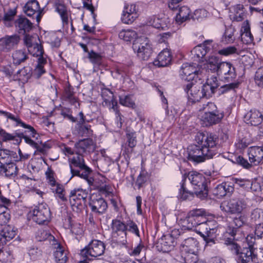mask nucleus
<instances>
[{"label":"nucleus","instance_id":"f257e3e1","mask_svg":"<svg viewBox=\"0 0 263 263\" xmlns=\"http://www.w3.org/2000/svg\"><path fill=\"white\" fill-rule=\"evenodd\" d=\"M206 212L203 209H194L190 212L184 221V227L193 230L199 234L206 243L212 246L215 243L218 224L215 220H206Z\"/></svg>","mask_w":263,"mask_h":263},{"label":"nucleus","instance_id":"f03ea898","mask_svg":"<svg viewBox=\"0 0 263 263\" xmlns=\"http://www.w3.org/2000/svg\"><path fill=\"white\" fill-rule=\"evenodd\" d=\"M196 140L200 145H190L187 148L188 160L198 163L212 158L217 153V138L211 133H199Z\"/></svg>","mask_w":263,"mask_h":263},{"label":"nucleus","instance_id":"7ed1b4c3","mask_svg":"<svg viewBox=\"0 0 263 263\" xmlns=\"http://www.w3.org/2000/svg\"><path fill=\"white\" fill-rule=\"evenodd\" d=\"M184 178H188L192 185L194 188V193L187 190L185 187L184 183H182L179 189V193L178 197L182 200H190L194 197L195 193L199 198L203 199L208 196V191L207 189L206 178L201 174L195 171H191L187 174H185Z\"/></svg>","mask_w":263,"mask_h":263},{"label":"nucleus","instance_id":"20e7f679","mask_svg":"<svg viewBox=\"0 0 263 263\" xmlns=\"http://www.w3.org/2000/svg\"><path fill=\"white\" fill-rule=\"evenodd\" d=\"M84 155L75 153L72 158H69L70 168L71 174V178L74 176H79L85 179L90 186L93 189H99L97 181L93 178L89 177L91 170L85 164Z\"/></svg>","mask_w":263,"mask_h":263},{"label":"nucleus","instance_id":"39448f33","mask_svg":"<svg viewBox=\"0 0 263 263\" xmlns=\"http://www.w3.org/2000/svg\"><path fill=\"white\" fill-rule=\"evenodd\" d=\"M112 234L114 238L122 245L127 243V232H131L140 237V232L137 224L132 220L126 222L120 219H113L111 223Z\"/></svg>","mask_w":263,"mask_h":263},{"label":"nucleus","instance_id":"423d86ee","mask_svg":"<svg viewBox=\"0 0 263 263\" xmlns=\"http://www.w3.org/2000/svg\"><path fill=\"white\" fill-rule=\"evenodd\" d=\"M196 64H189L187 63L182 64L180 74L182 78L185 80L190 82L186 84L185 90L188 95V99H191V97H195L192 94V91L195 83H197L199 78L201 77L200 71L201 70L200 67L197 70Z\"/></svg>","mask_w":263,"mask_h":263},{"label":"nucleus","instance_id":"0eeeda50","mask_svg":"<svg viewBox=\"0 0 263 263\" xmlns=\"http://www.w3.org/2000/svg\"><path fill=\"white\" fill-rule=\"evenodd\" d=\"M104 243L99 240H92L87 246L81 250L80 255L83 258L91 260L90 257L96 258L104 253Z\"/></svg>","mask_w":263,"mask_h":263},{"label":"nucleus","instance_id":"6e6552de","mask_svg":"<svg viewBox=\"0 0 263 263\" xmlns=\"http://www.w3.org/2000/svg\"><path fill=\"white\" fill-rule=\"evenodd\" d=\"M247 203L245 199L232 198L222 202L220 209L229 214H240L247 208Z\"/></svg>","mask_w":263,"mask_h":263},{"label":"nucleus","instance_id":"1a4fd4ad","mask_svg":"<svg viewBox=\"0 0 263 263\" xmlns=\"http://www.w3.org/2000/svg\"><path fill=\"white\" fill-rule=\"evenodd\" d=\"M133 48L139 58L143 61L147 60L152 53V47L146 38L137 39L134 42Z\"/></svg>","mask_w":263,"mask_h":263},{"label":"nucleus","instance_id":"9d476101","mask_svg":"<svg viewBox=\"0 0 263 263\" xmlns=\"http://www.w3.org/2000/svg\"><path fill=\"white\" fill-rule=\"evenodd\" d=\"M29 216L36 223L42 224L49 221L51 213L49 208L47 205L41 204L30 211Z\"/></svg>","mask_w":263,"mask_h":263},{"label":"nucleus","instance_id":"9b49d317","mask_svg":"<svg viewBox=\"0 0 263 263\" xmlns=\"http://www.w3.org/2000/svg\"><path fill=\"white\" fill-rule=\"evenodd\" d=\"M219 79L226 82L232 81L236 77L235 68L230 62H222L217 73Z\"/></svg>","mask_w":263,"mask_h":263},{"label":"nucleus","instance_id":"f8f14e48","mask_svg":"<svg viewBox=\"0 0 263 263\" xmlns=\"http://www.w3.org/2000/svg\"><path fill=\"white\" fill-rule=\"evenodd\" d=\"M229 233L232 237L228 238L225 240V244L228 246V248L234 254L238 255L240 253V245L236 241L240 240L245 236L241 234L240 230L238 229H229Z\"/></svg>","mask_w":263,"mask_h":263},{"label":"nucleus","instance_id":"ddd939ff","mask_svg":"<svg viewBox=\"0 0 263 263\" xmlns=\"http://www.w3.org/2000/svg\"><path fill=\"white\" fill-rule=\"evenodd\" d=\"M222 62L216 56H211L203 65L200 66V74L202 76L207 75V73H217L220 65Z\"/></svg>","mask_w":263,"mask_h":263},{"label":"nucleus","instance_id":"4468645a","mask_svg":"<svg viewBox=\"0 0 263 263\" xmlns=\"http://www.w3.org/2000/svg\"><path fill=\"white\" fill-rule=\"evenodd\" d=\"M210 73H207L205 76H202L199 78V81L202 79H206V84L203 86L202 93L203 97L211 98L212 95L215 92L218 87L217 78L214 75L210 78Z\"/></svg>","mask_w":263,"mask_h":263},{"label":"nucleus","instance_id":"2eb2a0df","mask_svg":"<svg viewBox=\"0 0 263 263\" xmlns=\"http://www.w3.org/2000/svg\"><path fill=\"white\" fill-rule=\"evenodd\" d=\"M0 135L3 141L13 140L15 143L20 144L23 138L25 142L34 148H37L38 145L28 136L25 135L24 133H16L15 135L6 133L4 129H0Z\"/></svg>","mask_w":263,"mask_h":263},{"label":"nucleus","instance_id":"dca6fc26","mask_svg":"<svg viewBox=\"0 0 263 263\" xmlns=\"http://www.w3.org/2000/svg\"><path fill=\"white\" fill-rule=\"evenodd\" d=\"M96 144L92 139L87 138L77 142L74 145V151L77 154L87 155L95 151Z\"/></svg>","mask_w":263,"mask_h":263},{"label":"nucleus","instance_id":"f3484780","mask_svg":"<svg viewBox=\"0 0 263 263\" xmlns=\"http://www.w3.org/2000/svg\"><path fill=\"white\" fill-rule=\"evenodd\" d=\"M20 41V36L16 34L6 35L0 39V51L8 52L16 47Z\"/></svg>","mask_w":263,"mask_h":263},{"label":"nucleus","instance_id":"a211bd4d","mask_svg":"<svg viewBox=\"0 0 263 263\" xmlns=\"http://www.w3.org/2000/svg\"><path fill=\"white\" fill-rule=\"evenodd\" d=\"M89 205L92 212L99 214L104 213L107 208V204L105 200L100 195L94 194L90 197Z\"/></svg>","mask_w":263,"mask_h":263},{"label":"nucleus","instance_id":"6ab92c4d","mask_svg":"<svg viewBox=\"0 0 263 263\" xmlns=\"http://www.w3.org/2000/svg\"><path fill=\"white\" fill-rule=\"evenodd\" d=\"M23 11L28 16L33 18L34 16L37 23L40 21L41 11L37 1L32 0L28 2L23 7Z\"/></svg>","mask_w":263,"mask_h":263},{"label":"nucleus","instance_id":"aec40b11","mask_svg":"<svg viewBox=\"0 0 263 263\" xmlns=\"http://www.w3.org/2000/svg\"><path fill=\"white\" fill-rule=\"evenodd\" d=\"M212 40H206L204 42L203 45H198L191 50L192 59L194 61L200 62L211 49L210 44Z\"/></svg>","mask_w":263,"mask_h":263},{"label":"nucleus","instance_id":"412c9836","mask_svg":"<svg viewBox=\"0 0 263 263\" xmlns=\"http://www.w3.org/2000/svg\"><path fill=\"white\" fill-rule=\"evenodd\" d=\"M86 197L87 195L85 191L81 189L72 190L69 195V201L73 209L74 208H78L79 205H82V200H85Z\"/></svg>","mask_w":263,"mask_h":263},{"label":"nucleus","instance_id":"4be33fe9","mask_svg":"<svg viewBox=\"0 0 263 263\" xmlns=\"http://www.w3.org/2000/svg\"><path fill=\"white\" fill-rule=\"evenodd\" d=\"M175 245L174 238L170 234L163 236L157 243L158 250L168 252L173 249Z\"/></svg>","mask_w":263,"mask_h":263},{"label":"nucleus","instance_id":"5701e85b","mask_svg":"<svg viewBox=\"0 0 263 263\" xmlns=\"http://www.w3.org/2000/svg\"><path fill=\"white\" fill-rule=\"evenodd\" d=\"M223 113L217 111V112H205L202 116V124L205 126H209L219 123L223 118Z\"/></svg>","mask_w":263,"mask_h":263},{"label":"nucleus","instance_id":"b1692460","mask_svg":"<svg viewBox=\"0 0 263 263\" xmlns=\"http://www.w3.org/2000/svg\"><path fill=\"white\" fill-rule=\"evenodd\" d=\"M248 154L250 162L255 165H258L263 161V149L260 147H250Z\"/></svg>","mask_w":263,"mask_h":263},{"label":"nucleus","instance_id":"393cba45","mask_svg":"<svg viewBox=\"0 0 263 263\" xmlns=\"http://www.w3.org/2000/svg\"><path fill=\"white\" fill-rule=\"evenodd\" d=\"M172 60V57L170 50L165 49L159 53L157 59L154 61V64L159 67L168 66Z\"/></svg>","mask_w":263,"mask_h":263},{"label":"nucleus","instance_id":"a878e982","mask_svg":"<svg viewBox=\"0 0 263 263\" xmlns=\"http://www.w3.org/2000/svg\"><path fill=\"white\" fill-rule=\"evenodd\" d=\"M0 114L3 115L5 116L7 119H10L16 122V125H20L22 127H23L27 129L25 132V134L29 133V136L34 137L35 135L36 134V130L34 128L31 126L26 124L25 123L23 122L19 118L15 117L13 115L11 114L10 112L0 110Z\"/></svg>","mask_w":263,"mask_h":263},{"label":"nucleus","instance_id":"bb28decb","mask_svg":"<svg viewBox=\"0 0 263 263\" xmlns=\"http://www.w3.org/2000/svg\"><path fill=\"white\" fill-rule=\"evenodd\" d=\"M234 187L231 182H223L218 184L214 190L213 193L218 198L223 197L227 195H231L234 191Z\"/></svg>","mask_w":263,"mask_h":263},{"label":"nucleus","instance_id":"cd10ccee","mask_svg":"<svg viewBox=\"0 0 263 263\" xmlns=\"http://www.w3.org/2000/svg\"><path fill=\"white\" fill-rule=\"evenodd\" d=\"M198 242L194 238L190 237L186 239L181 246V252H197L198 250Z\"/></svg>","mask_w":263,"mask_h":263},{"label":"nucleus","instance_id":"c85d7f7f","mask_svg":"<svg viewBox=\"0 0 263 263\" xmlns=\"http://www.w3.org/2000/svg\"><path fill=\"white\" fill-rule=\"evenodd\" d=\"M11 57L12 63L17 66L25 63L29 59V54L25 49H18L12 52Z\"/></svg>","mask_w":263,"mask_h":263},{"label":"nucleus","instance_id":"c756f323","mask_svg":"<svg viewBox=\"0 0 263 263\" xmlns=\"http://www.w3.org/2000/svg\"><path fill=\"white\" fill-rule=\"evenodd\" d=\"M18 168L13 162L0 164V174L8 178H14L17 174Z\"/></svg>","mask_w":263,"mask_h":263},{"label":"nucleus","instance_id":"7c9ffc66","mask_svg":"<svg viewBox=\"0 0 263 263\" xmlns=\"http://www.w3.org/2000/svg\"><path fill=\"white\" fill-rule=\"evenodd\" d=\"M245 119L248 122V124L257 126L262 122L263 117L258 110H251L245 115Z\"/></svg>","mask_w":263,"mask_h":263},{"label":"nucleus","instance_id":"2f4dec72","mask_svg":"<svg viewBox=\"0 0 263 263\" xmlns=\"http://www.w3.org/2000/svg\"><path fill=\"white\" fill-rule=\"evenodd\" d=\"M16 231L14 228L8 226L0 232V246H3L14 237Z\"/></svg>","mask_w":263,"mask_h":263},{"label":"nucleus","instance_id":"473e14b6","mask_svg":"<svg viewBox=\"0 0 263 263\" xmlns=\"http://www.w3.org/2000/svg\"><path fill=\"white\" fill-rule=\"evenodd\" d=\"M52 245H54V248L56 249L54 252V257L56 262L66 263L68 260L67 251L60 243L57 242Z\"/></svg>","mask_w":263,"mask_h":263},{"label":"nucleus","instance_id":"72a5a7b5","mask_svg":"<svg viewBox=\"0 0 263 263\" xmlns=\"http://www.w3.org/2000/svg\"><path fill=\"white\" fill-rule=\"evenodd\" d=\"M16 153L7 149L0 151V164L4 165L8 163L18 161Z\"/></svg>","mask_w":263,"mask_h":263},{"label":"nucleus","instance_id":"f704fd0d","mask_svg":"<svg viewBox=\"0 0 263 263\" xmlns=\"http://www.w3.org/2000/svg\"><path fill=\"white\" fill-rule=\"evenodd\" d=\"M256 255L254 254L251 248H245L238 255L239 261L241 263H253L256 261Z\"/></svg>","mask_w":263,"mask_h":263},{"label":"nucleus","instance_id":"c9c22d12","mask_svg":"<svg viewBox=\"0 0 263 263\" xmlns=\"http://www.w3.org/2000/svg\"><path fill=\"white\" fill-rule=\"evenodd\" d=\"M245 16V12L242 5H237L232 8L230 17L233 21H241L244 19Z\"/></svg>","mask_w":263,"mask_h":263},{"label":"nucleus","instance_id":"e433bc0d","mask_svg":"<svg viewBox=\"0 0 263 263\" xmlns=\"http://www.w3.org/2000/svg\"><path fill=\"white\" fill-rule=\"evenodd\" d=\"M241 31L242 41L247 44H251L253 41V36L251 33L250 27L248 21H246L243 23Z\"/></svg>","mask_w":263,"mask_h":263},{"label":"nucleus","instance_id":"4c0bfd02","mask_svg":"<svg viewBox=\"0 0 263 263\" xmlns=\"http://www.w3.org/2000/svg\"><path fill=\"white\" fill-rule=\"evenodd\" d=\"M15 26L24 32L29 31L32 27V23L25 17H20L15 22Z\"/></svg>","mask_w":263,"mask_h":263},{"label":"nucleus","instance_id":"58836bf2","mask_svg":"<svg viewBox=\"0 0 263 263\" xmlns=\"http://www.w3.org/2000/svg\"><path fill=\"white\" fill-rule=\"evenodd\" d=\"M191 10L186 6H182L179 9V12L176 15V21L182 23L190 19Z\"/></svg>","mask_w":263,"mask_h":263},{"label":"nucleus","instance_id":"ea45409f","mask_svg":"<svg viewBox=\"0 0 263 263\" xmlns=\"http://www.w3.org/2000/svg\"><path fill=\"white\" fill-rule=\"evenodd\" d=\"M36 240L38 241H53V243H55L57 241L53 235L44 230H39L36 233Z\"/></svg>","mask_w":263,"mask_h":263},{"label":"nucleus","instance_id":"a19ab883","mask_svg":"<svg viewBox=\"0 0 263 263\" xmlns=\"http://www.w3.org/2000/svg\"><path fill=\"white\" fill-rule=\"evenodd\" d=\"M50 189L52 192L56 194V197L59 198L63 201L67 200L65 196V190L63 185L58 182L50 185Z\"/></svg>","mask_w":263,"mask_h":263},{"label":"nucleus","instance_id":"79ce46f5","mask_svg":"<svg viewBox=\"0 0 263 263\" xmlns=\"http://www.w3.org/2000/svg\"><path fill=\"white\" fill-rule=\"evenodd\" d=\"M88 58L93 65L94 71H97L99 66L102 63V57L93 51L88 52Z\"/></svg>","mask_w":263,"mask_h":263},{"label":"nucleus","instance_id":"37998d69","mask_svg":"<svg viewBox=\"0 0 263 263\" xmlns=\"http://www.w3.org/2000/svg\"><path fill=\"white\" fill-rule=\"evenodd\" d=\"M32 74V69L30 66H25L17 71L16 75L20 80L27 81Z\"/></svg>","mask_w":263,"mask_h":263},{"label":"nucleus","instance_id":"c03bdc74","mask_svg":"<svg viewBox=\"0 0 263 263\" xmlns=\"http://www.w3.org/2000/svg\"><path fill=\"white\" fill-rule=\"evenodd\" d=\"M137 36L136 32L132 30H122L119 33L120 39L126 41L130 42Z\"/></svg>","mask_w":263,"mask_h":263},{"label":"nucleus","instance_id":"a18cd8bd","mask_svg":"<svg viewBox=\"0 0 263 263\" xmlns=\"http://www.w3.org/2000/svg\"><path fill=\"white\" fill-rule=\"evenodd\" d=\"M229 160L234 164L242 166L244 168H249L251 167V164L248 160L241 156H232Z\"/></svg>","mask_w":263,"mask_h":263},{"label":"nucleus","instance_id":"49530a36","mask_svg":"<svg viewBox=\"0 0 263 263\" xmlns=\"http://www.w3.org/2000/svg\"><path fill=\"white\" fill-rule=\"evenodd\" d=\"M234 32L235 29L233 27H228L226 28L224 34L222 37V41L227 44L233 42L235 40Z\"/></svg>","mask_w":263,"mask_h":263},{"label":"nucleus","instance_id":"de8ad7c7","mask_svg":"<svg viewBox=\"0 0 263 263\" xmlns=\"http://www.w3.org/2000/svg\"><path fill=\"white\" fill-rule=\"evenodd\" d=\"M181 253L184 263H196L197 261H200L197 260V252Z\"/></svg>","mask_w":263,"mask_h":263},{"label":"nucleus","instance_id":"09e8293b","mask_svg":"<svg viewBox=\"0 0 263 263\" xmlns=\"http://www.w3.org/2000/svg\"><path fill=\"white\" fill-rule=\"evenodd\" d=\"M56 11L60 15L64 23H68V17L66 7L64 5L59 4L56 5Z\"/></svg>","mask_w":263,"mask_h":263},{"label":"nucleus","instance_id":"8fccbe9b","mask_svg":"<svg viewBox=\"0 0 263 263\" xmlns=\"http://www.w3.org/2000/svg\"><path fill=\"white\" fill-rule=\"evenodd\" d=\"M27 51L34 57L41 56L43 55L44 53L43 47L38 43H35L33 46L31 48H29Z\"/></svg>","mask_w":263,"mask_h":263},{"label":"nucleus","instance_id":"3c124183","mask_svg":"<svg viewBox=\"0 0 263 263\" xmlns=\"http://www.w3.org/2000/svg\"><path fill=\"white\" fill-rule=\"evenodd\" d=\"M126 136L127 138L128 146L133 148L137 144L136 134L135 132L128 130L126 133ZM133 149H131L130 152H132Z\"/></svg>","mask_w":263,"mask_h":263},{"label":"nucleus","instance_id":"603ef678","mask_svg":"<svg viewBox=\"0 0 263 263\" xmlns=\"http://www.w3.org/2000/svg\"><path fill=\"white\" fill-rule=\"evenodd\" d=\"M147 180V173L143 171H142L138 176L135 185L137 186L138 189H140L143 186Z\"/></svg>","mask_w":263,"mask_h":263},{"label":"nucleus","instance_id":"864d4df0","mask_svg":"<svg viewBox=\"0 0 263 263\" xmlns=\"http://www.w3.org/2000/svg\"><path fill=\"white\" fill-rule=\"evenodd\" d=\"M247 217L244 215H240L238 217H236L233 219V223L234 224L235 227H233L232 229H238L240 230L239 229L240 227L246 224L247 222ZM229 229H231L230 228Z\"/></svg>","mask_w":263,"mask_h":263},{"label":"nucleus","instance_id":"5fc2aeb1","mask_svg":"<svg viewBox=\"0 0 263 263\" xmlns=\"http://www.w3.org/2000/svg\"><path fill=\"white\" fill-rule=\"evenodd\" d=\"M254 81L258 86L263 87V67H259L256 71Z\"/></svg>","mask_w":263,"mask_h":263},{"label":"nucleus","instance_id":"6e6d98bb","mask_svg":"<svg viewBox=\"0 0 263 263\" xmlns=\"http://www.w3.org/2000/svg\"><path fill=\"white\" fill-rule=\"evenodd\" d=\"M24 43L27 47L28 49L33 46L37 40H39V37L37 35L31 36L29 34H26L24 37Z\"/></svg>","mask_w":263,"mask_h":263},{"label":"nucleus","instance_id":"4d7b16f0","mask_svg":"<svg viewBox=\"0 0 263 263\" xmlns=\"http://www.w3.org/2000/svg\"><path fill=\"white\" fill-rule=\"evenodd\" d=\"M138 14H129L123 11L121 20L123 23L127 24H132L138 17Z\"/></svg>","mask_w":263,"mask_h":263},{"label":"nucleus","instance_id":"13d9d810","mask_svg":"<svg viewBox=\"0 0 263 263\" xmlns=\"http://www.w3.org/2000/svg\"><path fill=\"white\" fill-rule=\"evenodd\" d=\"M207 15L208 12L205 9H200L196 10L191 17L194 20L199 21L203 18L206 17Z\"/></svg>","mask_w":263,"mask_h":263},{"label":"nucleus","instance_id":"bf43d9fd","mask_svg":"<svg viewBox=\"0 0 263 263\" xmlns=\"http://www.w3.org/2000/svg\"><path fill=\"white\" fill-rule=\"evenodd\" d=\"M2 210H5L0 213V225L3 226L6 224L8 222L10 218V216L5 206H3Z\"/></svg>","mask_w":263,"mask_h":263},{"label":"nucleus","instance_id":"052dcab7","mask_svg":"<svg viewBox=\"0 0 263 263\" xmlns=\"http://www.w3.org/2000/svg\"><path fill=\"white\" fill-rule=\"evenodd\" d=\"M31 259L33 260L37 259L42 255V251L36 247H31L28 250V252Z\"/></svg>","mask_w":263,"mask_h":263},{"label":"nucleus","instance_id":"680f3d73","mask_svg":"<svg viewBox=\"0 0 263 263\" xmlns=\"http://www.w3.org/2000/svg\"><path fill=\"white\" fill-rule=\"evenodd\" d=\"M69 224L71 227V231L76 235H80L83 233V228L80 223H72L71 219H68Z\"/></svg>","mask_w":263,"mask_h":263},{"label":"nucleus","instance_id":"e2e57ef3","mask_svg":"<svg viewBox=\"0 0 263 263\" xmlns=\"http://www.w3.org/2000/svg\"><path fill=\"white\" fill-rule=\"evenodd\" d=\"M161 22L157 16L154 15L149 18L147 23L154 28H160L161 27Z\"/></svg>","mask_w":263,"mask_h":263},{"label":"nucleus","instance_id":"0e129e2a","mask_svg":"<svg viewBox=\"0 0 263 263\" xmlns=\"http://www.w3.org/2000/svg\"><path fill=\"white\" fill-rule=\"evenodd\" d=\"M237 49L234 46H229L220 50L218 53L221 55L228 56L236 53Z\"/></svg>","mask_w":263,"mask_h":263},{"label":"nucleus","instance_id":"69168bd1","mask_svg":"<svg viewBox=\"0 0 263 263\" xmlns=\"http://www.w3.org/2000/svg\"><path fill=\"white\" fill-rule=\"evenodd\" d=\"M45 174L48 180V183L50 185H53V184L57 183L54 178V173L50 168H48Z\"/></svg>","mask_w":263,"mask_h":263},{"label":"nucleus","instance_id":"338daca9","mask_svg":"<svg viewBox=\"0 0 263 263\" xmlns=\"http://www.w3.org/2000/svg\"><path fill=\"white\" fill-rule=\"evenodd\" d=\"M144 248V245L140 242L136 247L129 250V254L131 256H138L140 254L142 250Z\"/></svg>","mask_w":263,"mask_h":263},{"label":"nucleus","instance_id":"774afa93","mask_svg":"<svg viewBox=\"0 0 263 263\" xmlns=\"http://www.w3.org/2000/svg\"><path fill=\"white\" fill-rule=\"evenodd\" d=\"M61 115L64 118L71 121L74 122L76 120L74 117H72L71 111L69 108H63L61 110Z\"/></svg>","mask_w":263,"mask_h":263}]
</instances>
